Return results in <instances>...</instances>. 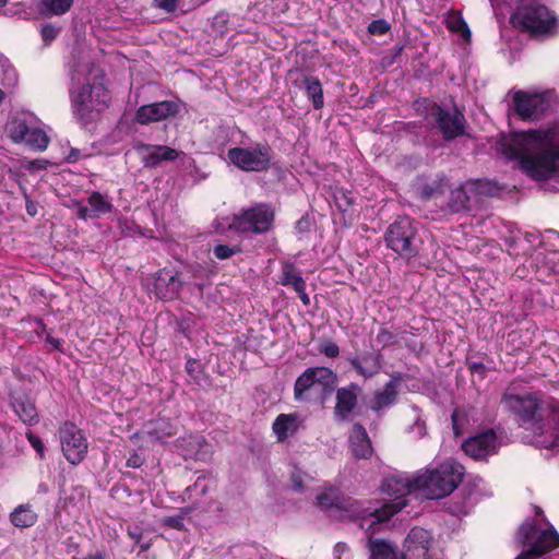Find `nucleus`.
<instances>
[{
    "mask_svg": "<svg viewBox=\"0 0 559 559\" xmlns=\"http://www.w3.org/2000/svg\"><path fill=\"white\" fill-rule=\"evenodd\" d=\"M498 448V436L491 428L467 438L462 443L464 453L476 461L487 460L497 453Z\"/></svg>",
    "mask_w": 559,
    "mask_h": 559,
    "instance_id": "nucleus-15",
    "label": "nucleus"
},
{
    "mask_svg": "<svg viewBox=\"0 0 559 559\" xmlns=\"http://www.w3.org/2000/svg\"><path fill=\"white\" fill-rule=\"evenodd\" d=\"M316 500L317 504L321 508H335L343 511V519L357 522L361 528H364L365 522L371 518L374 520L370 521L369 526L390 520L406 507L405 501L400 499L396 502L384 503L381 508H364L357 500L344 497L334 488L319 493Z\"/></svg>",
    "mask_w": 559,
    "mask_h": 559,
    "instance_id": "nucleus-4",
    "label": "nucleus"
},
{
    "mask_svg": "<svg viewBox=\"0 0 559 559\" xmlns=\"http://www.w3.org/2000/svg\"><path fill=\"white\" fill-rule=\"evenodd\" d=\"M452 421H453L454 432H455V435H459V428H457V425H456V416H455V414L452 415Z\"/></svg>",
    "mask_w": 559,
    "mask_h": 559,
    "instance_id": "nucleus-59",
    "label": "nucleus"
},
{
    "mask_svg": "<svg viewBox=\"0 0 559 559\" xmlns=\"http://www.w3.org/2000/svg\"><path fill=\"white\" fill-rule=\"evenodd\" d=\"M74 0H41L39 10L46 15H62L73 5Z\"/></svg>",
    "mask_w": 559,
    "mask_h": 559,
    "instance_id": "nucleus-33",
    "label": "nucleus"
},
{
    "mask_svg": "<svg viewBox=\"0 0 559 559\" xmlns=\"http://www.w3.org/2000/svg\"><path fill=\"white\" fill-rule=\"evenodd\" d=\"M377 342L380 343L382 347H386L396 343V336L393 332L382 328L377 334Z\"/></svg>",
    "mask_w": 559,
    "mask_h": 559,
    "instance_id": "nucleus-40",
    "label": "nucleus"
},
{
    "mask_svg": "<svg viewBox=\"0 0 559 559\" xmlns=\"http://www.w3.org/2000/svg\"><path fill=\"white\" fill-rule=\"evenodd\" d=\"M290 479H292V483H293L294 487L297 490L302 489V487H304L302 478H301V476L299 474H293Z\"/></svg>",
    "mask_w": 559,
    "mask_h": 559,
    "instance_id": "nucleus-56",
    "label": "nucleus"
},
{
    "mask_svg": "<svg viewBox=\"0 0 559 559\" xmlns=\"http://www.w3.org/2000/svg\"><path fill=\"white\" fill-rule=\"evenodd\" d=\"M179 0H155V5L167 12H173L178 8Z\"/></svg>",
    "mask_w": 559,
    "mask_h": 559,
    "instance_id": "nucleus-45",
    "label": "nucleus"
},
{
    "mask_svg": "<svg viewBox=\"0 0 559 559\" xmlns=\"http://www.w3.org/2000/svg\"><path fill=\"white\" fill-rule=\"evenodd\" d=\"M431 534L423 527H413L405 542L404 551L381 538L369 537L367 548L370 552L369 559H440L429 550Z\"/></svg>",
    "mask_w": 559,
    "mask_h": 559,
    "instance_id": "nucleus-6",
    "label": "nucleus"
},
{
    "mask_svg": "<svg viewBox=\"0 0 559 559\" xmlns=\"http://www.w3.org/2000/svg\"><path fill=\"white\" fill-rule=\"evenodd\" d=\"M76 74L72 76V80L83 81V84L79 91H71L73 110L82 122L88 123L109 106L110 94L106 87V74L99 72L93 78V81L86 76L81 78L84 72H76Z\"/></svg>",
    "mask_w": 559,
    "mask_h": 559,
    "instance_id": "nucleus-5",
    "label": "nucleus"
},
{
    "mask_svg": "<svg viewBox=\"0 0 559 559\" xmlns=\"http://www.w3.org/2000/svg\"><path fill=\"white\" fill-rule=\"evenodd\" d=\"M8 0H0V9L7 4Z\"/></svg>",
    "mask_w": 559,
    "mask_h": 559,
    "instance_id": "nucleus-63",
    "label": "nucleus"
},
{
    "mask_svg": "<svg viewBox=\"0 0 559 559\" xmlns=\"http://www.w3.org/2000/svg\"><path fill=\"white\" fill-rule=\"evenodd\" d=\"M200 367V364L194 358H189L186 362V371L190 376H194L195 372H198V368Z\"/></svg>",
    "mask_w": 559,
    "mask_h": 559,
    "instance_id": "nucleus-48",
    "label": "nucleus"
},
{
    "mask_svg": "<svg viewBox=\"0 0 559 559\" xmlns=\"http://www.w3.org/2000/svg\"><path fill=\"white\" fill-rule=\"evenodd\" d=\"M359 393L360 388L355 382H350L348 385L336 390L334 415L338 419L346 420L349 414L355 411L358 405Z\"/></svg>",
    "mask_w": 559,
    "mask_h": 559,
    "instance_id": "nucleus-21",
    "label": "nucleus"
},
{
    "mask_svg": "<svg viewBox=\"0 0 559 559\" xmlns=\"http://www.w3.org/2000/svg\"><path fill=\"white\" fill-rule=\"evenodd\" d=\"M22 143H25L32 150L44 151L49 144V139L44 130L31 127Z\"/></svg>",
    "mask_w": 559,
    "mask_h": 559,
    "instance_id": "nucleus-36",
    "label": "nucleus"
},
{
    "mask_svg": "<svg viewBox=\"0 0 559 559\" xmlns=\"http://www.w3.org/2000/svg\"><path fill=\"white\" fill-rule=\"evenodd\" d=\"M511 20L515 27L534 36H551L557 32L555 14L536 0H522Z\"/></svg>",
    "mask_w": 559,
    "mask_h": 559,
    "instance_id": "nucleus-9",
    "label": "nucleus"
},
{
    "mask_svg": "<svg viewBox=\"0 0 559 559\" xmlns=\"http://www.w3.org/2000/svg\"><path fill=\"white\" fill-rule=\"evenodd\" d=\"M78 215L82 219H86L88 217H94V213L92 212V209L90 210L86 206H80L78 210Z\"/></svg>",
    "mask_w": 559,
    "mask_h": 559,
    "instance_id": "nucleus-55",
    "label": "nucleus"
},
{
    "mask_svg": "<svg viewBox=\"0 0 559 559\" xmlns=\"http://www.w3.org/2000/svg\"><path fill=\"white\" fill-rule=\"evenodd\" d=\"M242 249L240 246H228L224 243L215 245L213 248V254L217 260H226L234 254L241 253Z\"/></svg>",
    "mask_w": 559,
    "mask_h": 559,
    "instance_id": "nucleus-37",
    "label": "nucleus"
},
{
    "mask_svg": "<svg viewBox=\"0 0 559 559\" xmlns=\"http://www.w3.org/2000/svg\"><path fill=\"white\" fill-rule=\"evenodd\" d=\"M61 450L72 465L80 464L87 454L88 442L84 432L73 423L66 421L59 429Z\"/></svg>",
    "mask_w": 559,
    "mask_h": 559,
    "instance_id": "nucleus-14",
    "label": "nucleus"
},
{
    "mask_svg": "<svg viewBox=\"0 0 559 559\" xmlns=\"http://www.w3.org/2000/svg\"><path fill=\"white\" fill-rule=\"evenodd\" d=\"M148 548H150L148 544L141 545V551H146V550H148Z\"/></svg>",
    "mask_w": 559,
    "mask_h": 559,
    "instance_id": "nucleus-61",
    "label": "nucleus"
},
{
    "mask_svg": "<svg viewBox=\"0 0 559 559\" xmlns=\"http://www.w3.org/2000/svg\"><path fill=\"white\" fill-rule=\"evenodd\" d=\"M183 283L178 272L167 269L159 270L154 280L155 296L163 301H170L178 298Z\"/></svg>",
    "mask_w": 559,
    "mask_h": 559,
    "instance_id": "nucleus-18",
    "label": "nucleus"
},
{
    "mask_svg": "<svg viewBox=\"0 0 559 559\" xmlns=\"http://www.w3.org/2000/svg\"><path fill=\"white\" fill-rule=\"evenodd\" d=\"M537 442L542 448L559 450V400L557 399L549 414V430Z\"/></svg>",
    "mask_w": 559,
    "mask_h": 559,
    "instance_id": "nucleus-24",
    "label": "nucleus"
},
{
    "mask_svg": "<svg viewBox=\"0 0 559 559\" xmlns=\"http://www.w3.org/2000/svg\"><path fill=\"white\" fill-rule=\"evenodd\" d=\"M350 451L357 460H369L373 454L371 440L366 428L360 423H355L350 429L349 437Z\"/></svg>",
    "mask_w": 559,
    "mask_h": 559,
    "instance_id": "nucleus-22",
    "label": "nucleus"
},
{
    "mask_svg": "<svg viewBox=\"0 0 559 559\" xmlns=\"http://www.w3.org/2000/svg\"><path fill=\"white\" fill-rule=\"evenodd\" d=\"M368 31L372 35H383L389 31V24L383 20L372 21L368 26Z\"/></svg>",
    "mask_w": 559,
    "mask_h": 559,
    "instance_id": "nucleus-42",
    "label": "nucleus"
},
{
    "mask_svg": "<svg viewBox=\"0 0 559 559\" xmlns=\"http://www.w3.org/2000/svg\"><path fill=\"white\" fill-rule=\"evenodd\" d=\"M272 430L278 442H284L298 430V416L295 413L280 414L272 424Z\"/></svg>",
    "mask_w": 559,
    "mask_h": 559,
    "instance_id": "nucleus-25",
    "label": "nucleus"
},
{
    "mask_svg": "<svg viewBox=\"0 0 559 559\" xmlns=\"http://www.w3.org/2000/svg\"><path fill=\"white\" fill-rule=\"evenodd\" d=\"M449 188V180L442 176L438 179L423 186L420 195L424 200H429L443 195Z\"/></svg>",
    "mask_w": 559,
    "mask_h": 559,
    "instance_id": "nucleus-35",
    "label": "nucleus"
},
{
    "mask_svg": "<svg viewBox=\"0 0 559 559\" xmlns=\"http://www.w3.org/2000/svg\"><path fill=\"white\" fill-rule=\"evenodd\" d=\"M45 341L50 344L52 346L53 349L60 352V353H64V349H63V341L60 340V338H55L52 337L49 333H47L46 337H45Z\"/></svg>",
    "mask_w": 559,
    "mask_h": 559,
    "instance_id": "nucleus-46",
    "label": "nucleus"
},
{
    "mask_svg": "<svg viewBox=\"0 0 559 559\" xmlns=\"http://www.w3.org/2000/svg\"><path fill=\"white\" fill-rule=\"evenodd\" d=\"M417 229L414 222L408 216H399L384 234L386 247L396 252L402 258L411 259L418 254V248L415 245Z\"/></svg>",
    "mask_w": 559,
    "mask_h": 559,
    "instance_id": "nucleus-13",
    "label": "nucleus"
},
{
    "mask_svg": "<svg viewBox=\"0 0 559 559\" xmlns=\"http://www.w3.org/2000/svg\"><path fill=\"white\" fill-rule=\"evenodd\" d=\"M39 323L43 326V330L46 331V325L44 324L43 320H39Z\"/></svg>",
    "mask_w": 559,
    "mask_h": 559,
    "instance_id": "nucleus-64",
    "label": "nucleus"
},
{
    "mask_svg": "<svg viewBox=\"0 0 559 559\" xmlns=\"http://www.w3.org/2000/svg\"><path fill=\"white\" fill-rule=\"evenodd\" d=\"M275 210L272 204L260 202L234 214L230 228L238 234L262 235L274 227Z\"/></svg>",
    "mask_w": 559,
    "mask_h": 559,
    "instance_id": "nucleus-10",
    "label": "nucleus"
},
{
    "mask_svg": "<svg viewBox=\"0 0 559 559\" xmlns=\"http://www.w3.org/2000/svg\"><path fill=\"white\" fill-rule=\"evenodd\" d=\"M471 197L467 193L466 186L460 185L450 192L448 209L451 213H461L469 210Z\"/></svg>",
    "mask_w": 559,
    "mask_h": 559,
    "instance_id": "nucleus-27",
    "label": "nucleus"
},
{
    "mask_svg": "<svg viewBox=\"0 0 559 559\" xmlns=\"http://www.w3.org/2000/svg\"><path fill=\"white\" fill-rule=\"evenodd\" d=\"M164 524L178 531L185 530L183 516L179 514L165 518Z\"/></svg>",
    "mask_w": 559,
    "mask_h": 559,
    "instance_id": "nucleus-43",
    "label": "nucleus"
},
{
    "mask_svg": "<svg viewBox=\"0 0 559 559\" xmlns=\"http://www.w3.org/2000/svg\"><path fill=\"white\" fill-rule=\"evenodd\" d=\"M518 539L527 546L514 559H538L559 548V533L554 526L542 528L535 520L524 521L518 531Z\"/></svg>",
    "mask_w": 559,
    "mask_h": 559,
    "instance_id": "nucleus-8",
    "label": "nucleus"
},
{
    "mask_svg": "<svg viewBox=\"0 0 559 559\" xmlns=\"http://www.w3.org/2000/svg\"><path fill=\"white\" fill-rule=\"evenodd\" d=\"M466 366L471 373H477L484 379L487 374L488 368L480 360H475L474 356H467Z\"/></svg>",
    "mask_w": 559,
    "mask_h": 559,
    "instance_id": "nucleus-38",
    "label": "nucleus"
},
{
    "mask_svg": "<svg viewBox=\"0 0 559 559\" xmlns=\"http://www.w3.org/2000/svg\"><path fill=\"white\" fill-rule=\"evenodd\" d=\"M31 126L24 117H13L8 123V132L10 139L14 143H22L27 135Z\"/></svg>",
    "mask_w": 559,
    "mask_h": 559,
    "instance_id": "nucleus-32",
    "label": "nucleus"
},
{
    "mask_svg": "<svg viewBox=\"0 0 559 559\" xmlns=\"http://www.w3.org/2000/svg\"><path fill=\"white\" fill-rule=\"evenodd\" d=\"M526 144H535L538 153H526L509 145L506 153L520 160L522 169L536 180H546L559 171V132L551 129H531L522 133Z\"/></svg>",
    "mask_w": 559,
    "mask_h": 559,
    "instance_id": "nucleus-3",
    "label": "nucleus"
},
{
    "mask_svg": "<svg viewBox=\"0 0 559 559\" xmlns=\"http://www.w3.org/2000/svg\"><path fill=\"white\" fill-rule=\"evenodd\" d=\"M415 109L428 126L441 133L445 142L466 134V118L456 106L450 111L430 98H419L415 102Z\"/></svg>",
    "mask_w": 559,
    "mask_h": 559,
    "instance_id": "nucleus-7",
    "label": "nucleus"
},
{
    "mask_svg": "<svg viewBox=\"0 0 559 559\" xmlns=\"http://www.w3.org/2000/svg\"><path fill=\"white\" fill-rule=\"evenodd\" d=\"M26 201V212L31 216H35L37 214V205L33 202L27 195H25Z\"/></svg>",
    "mask_w": 559,
    "mask_h": 559,
    "instance_id": "nucleus-54",
    "label": "nucleus"
},
{
    "mask_svg": "<svg viewBox=\"0 0 559 559\" xmlns=\"http://www.w3.org/2000/svg\"><path fill=\"white\" fill-rule=\"evenodd\" d=\"M465 468L455 461H447L435 468L419 471L413 478L392 476L384 480L382 490L391 502L403 499L407 504L406 495L421 491L427 499H441L451 495L462 483Z\"/></svg>",
    "mask_w": 559,
    "mask_h": 559,
    "instance_id": "nucleus-1",
    "label": "nucleus"
},
{
    "mask_svg": "<svg viewBox=\"0 0 559 559\" xmlns=\"http://www.w3.org/2000/svg\"><path fill=\"white\" fill-rule=\"evenodd\" d=\"M399 390L393 384H384L383 389L377 391L371 401V409L379 412L395 403Z\"/></svg>",
    "mask_w": 559,
    "mask_h": 559,
    "instance_id": "nucleus-29",
    "label": "nucleus"
},
{
    "mask_svg": "<svg viewBox=\"0 0 559 559\" xmlns=\"http://www.w3.org/2000/svg\"><path fill=\"white\" fill-rule=\"evenodd\" d=\"M227 156L233 165L247 173H263L271 167L273 150L264 142H258L249 147H231Z\"/></svg>",
    "mask_w": 559,
    "mask_h": 559,
    "instance_id": "nucleus-12",
    "label": "nucleus"
},
{
    "mask_svg": "<svg viewBox=\"0 0 559 559\" xmlns=\"http://www.w3.org/2000/svg\"><path fill=\"white\" fill-rule=\"evenodd\" d=\"M349 547L346 543H337L335 546H334V554H335V557L336 559H341V555L348 551Z\"/></svg>",
    "mask_w": 559,
    "mask_h": 559,
    "instance_id": "nucleus-52",
    "label": "nucleus"
},
{
    "mask_svg": "<svg viewBox=\"0 0 559 559\" xmlns=\"http://www.w3.org/2000/svg\"><path fill=\"white\" fill-rule=\"evenodd\" d=\"M296 293L304 306L310 305V297L306 293V286H302L301 288L297 289Z\"/></svg>",
    "mask_w": 559,
    "mask_h": 559,
    "instance_id": "nucleus-53",
    "label": "nucleus"
},
{
    "mask_svg": "<svg viewBox=\"0 0 559 559\" xmlns=\"http://www.w3.org/2000/svg\"><path fill=\"white\" fill-rule=\"evenodd\" d=\"M319 352L329 358H336L340 355V347L334 342L325 341L320 344Z\"/></svg>",
    "mask_w": 559,
    "mask_h": 559,
    "instance_id": "nucleus-39",
    "label": "nucleus"
},
{
    "mask_svg": "<svg viewBox=\"0 0 559 559\" xmlns=\"http://www.w3.org/2000/svg\"><path fill=\"white\" fill-rule=\"evenodd\" d=\"M554 402L555 397L540 390L519 391L515 383L504 389L500 400L503 411L512 420L538 440L549 430V414Z\"/></svg>",
    "mask_w": 559,
    "mask_h": 559,
    "instance_id": "nucleus-2",
    "label": "nucleus"
},
{
    "mask_svg": "<svg viewBox=\"0 0 559 559\" xmlns=\"http://www.w3.org/2000/svg\"><path fill=\"white\" fill-rule=\"evenodd\" d=\"M445 24L450 32L456 34L465 43L471 40V31L459 12H450L445 17Z\"/></svg>",
    "mask_w": 559,
    "mask_h": 559,
    "instance_id": "nucleus-30",
    "label": "nucleus"
},
{
    "mask_svg": "<svg viewBox=\"0 0 559 559\" xmlns=\"http://www.w3.org/2000/svg\"><path fill=\"white\" fill-rule=\"evenodd\" d=\"M549 107L550 104L543 94H530L518 91L513 95L514 112L522 120H537Z\"/></svg>",
    "mask_w": 559,
    "mask_h": 559,
    "instance_id": "nucleus-16",
    "label": "nucleus"
},
{
    "mask_svg": "<svg viewBox=\"0 0 559 559\" xmlns=\"http://www.w3.org/2000/svg\"><path fill=\"white\" fill-rule=\"evenodd\" d=\"M26 439L38 453L39 457L43 459L45 456V445L41 439L35 433H33L31 430L26 432Z\"/></svg>",
    "mask_w": 559,
    "mask_h": 559,
    "instance_id": "nucleus-41",
    "label": "nucleus"
},
{
    "mask_svg": "<svg viewBox=\"0 0 559 559\" xmlns=\"http://www.w3.org/2000/svg\"><path fill=\"white\" fill-rule=\"evenodd\" d=\"M11 67L12 66H11L10 60L5 56L0 53V69L4 70V69L11 68Z\"/></svg>",
    "mask_w": 559,
    "mask_h": 559,
    "instance_id": "nucleus-58",
    "label": "nucleus"
},
{
    "mask_svg": "<svg viewBox=\"0 0 559 559\" xmlns=\"http://www.w3.org/2000/svg\"><path fill=\"white\" fill-rule=\"evenodd\" d=\"M180 111V103L177 100H162L140 106L134 115V121L140 124L159 122L175 117Z\"/></svg>",
    "mask_w": 559,
    "mask_h": 559,
    "instance_id": "nucleus-17",
    "label": "nucleus"
},
{
    "mask_svg": "<svg viewBox=\"0 0 559 559\" xmlns=\"http://www.w3.org/2000/svg\"><path fill=\"white\" fill-rule=\"evenodd\" d=\"M136 151L141 154V162L145 168H155L162 162H174L179 156L177 150L167 145L140 143Z\"/></svg>",
    "mask_w": 559,
    "mask_h": 559,
    "instance_id": "nucleus-20",
    "label": "nucleus"
},
{
    "mask_svg": "<svg viewBox=\"0 0 559 559\" xmlns=\"http://www.w3.org/2000/svg\"><path fill=\"white\" fill-rule=\"evenodd\" d=\"M197 489H200V493H201V495H205V493L209 491L207 486L202 484V481H201V477H199V478L197 479V481L194 483V485H193V486L188 487V488H187V491H192V490H197Z\"/></svg>",
    "mask_w": 559,
    "mask_h": 559,
    "instance_id": "nucleus-50",
    "label": "nucleus"
},
{
    "mask_svg": "<svg viewBox=\"0 0 559 559\" xmlns=\"http://www.w3.org/2000/svg\"><path fill=\"white\" fill-rule=\"evenodd\" d=\"M37 513L31 504H21L10 514L11 523L20 528L33 526L37 522Z\"/></svg>",
    "mask_w": 559,
    "mask_h": 559,
    "instance_id": "nucleus-28",
    "label": "nucleus"
},
{
    "mask_svg": "<svg viewBox=\"0 0 559 559\" xmlns=\"http://www.w3.org/2000/svg\"><path fill=\"white\" fill-rule=\"evenodd\" d=\"M356 373L365 379L376 377L382 369L383 356L380 352H364L346 358Z\"/></svg>",
    "mask_w": 559,
    "mask_h": 559,
    "instance_id": "nucleus-19",
    "label": "nucleus"
},
{
    "mask_svg": "<svg viewBox=\"0 0 559 559\" xmlns=\"http://www.w3.org/2000/svg\"><path fill=\"white\" fill-rule=\"evenodd\" d=\"M72 559H106L103 551H96L95 554H88L83 558L72 557Z\"/></svg>",
    "mask_w": 559,
    "mask_h": 559,
    "instance_id": "nucleus-57",
    "label": "nucleus"
},
{
    "mask_svg": "<svg viewBox=\"0 0 559 559\" xmlns=\"http://www.w3.org/2000/svg\"><path fill=\"white\" fill-rule=\"evenodd\" d=\"M278 284L286 287H292L295 292L306 285V281L301 276V272L292 262H284L282 264V273Z\"/></svg>",
    "mask_w": 559,
    "mask_h": 559,
    "instance_id": "nucleus-26",
    "label": "nucleus"
},
{
    "mask_svg": "<svg viewBox=\"0 0 559 559\" xmlns=\"http://www.w3.org/2000/svg\"><path fill=\"white\" fill-rule=\"evenodd\" d=\"M306 94L311 99L314 109H321L324 106L323 90L321 82L314 76H305L304 80Z\"/></svg>",
    "mask_w": 559,
    "mask_h": 559,
    "instance_id": "nucleus-31",
    "label": "nucleus"
},
{
    "mask_svg": "<svg viewBox=\"0 0 559 559\" xmlns=\"http://www.w3.org/2000/svg\"><path fill=\"white\" fill-rule=\"evenodd\" d=\"M144 460L138 454L133 453L128 460H127V466L132 468H139L143 465Z\"/></svg>",
    "mask_w": 559,
    "mask_h": 559,
    "instance_id": "nucleus-47",
    "label": "nucleus"
},
{
    "mask_svg": "<svg viewBox=\"0 0 559 559\" xmlns=\"http://www.w3.org/2000/svg\"><path fill=\"white\" fill-rule=\"evenodd\" d=\"M11 406L24 424L33 426L39 421L35 403L26 394L21 393L13 395Z\"/></svg>",
    "mask_w": 559,
    "mask_h": 559,
    "instance_id": "nucleus-23",
    "label": "nucleus"
},
{
    "mask_svg": "<svg viewBox=\"0 0 559 559\" xmlns=\"http://www.w3.org/2000/svg\"><path fill=\"white\" fill-rule=\"evenodd\" d=\"M338 381L337 373L329 367H309L298 376L294 384V400L309 402L317 386L324 394L331 393Z\"/></svg>",
    "mask_w": 559,
    "mask_h": 559,
    "instance_id": "nucleus-11",
    "label": "nucleus"
},
{
    "mask_svg": "<svg viewBox=\"0 0 559 559\" xmlns=\"http://www.w3.org/2000/svg\"><path fill=\"white\" fill-rule=\"evenodd\" d=\"M3 97H4V93L3 91L0 88V104L2 103L3 100Z\"/></svg>",
    "mask_w": 559,
    "mask_h": 559,
    "instance_id": "nucleus-62",
    "label": "nucleus"
},
{
    "mask_svg": "<svg viewBox=\"0 0 559 559\" xmlns=\"http://www.w3.org/2000/svg\"><path fill=\"white\" fill-rule=\"evenodd\" d=\"M534 510H535V515H536V519H534V520L537 522V524H538L539 526H540V524L549 525V523H548V521H547L546 516H545V515H544V513H543L542 508H540V507L535 506V507H534Z\"/></svg>",
    "mask_w": 559,
    "mask_h": 559,
    "instance_id": "nucleus-49",
    "label": "nucleus"
},
{
    "mask_svg": "<svg viewBox=\"0 0 559 559\" xmlns=\"http://www.w3.org/2000/svg\"><path fill=\"white\" fill-rule=\"evenodd\" d=\"M403 381V374L400 372H393L390 376V380L385 384H393L396 390H399L400 383Z\"/></svg>",
    "mask_w": 559,
    "mask_h": 559,
    "instance_id": "nucleus-51",
    "label": "nucleus"
},
{
    "mask_svg": "<svg viewBox=\"0 0 559 559\" xmlns=\"http://www.w3.org/2000/svg\"><path fill=\"white\" fill-rule=\"evenodd\" d=\"M192 508L191 507H187V508H183L181 511L183 514H189L191 512Z\"/></svg>",
    "mask_w": 559,
    "mask_h": 559,
    "instance_id": "nucleus-60",
    "label": "nucleus"
},
{
    "mask_svg": "<svg viewBox=\"0 0 559 559\" xmlns=\"http://www.w3.org/2000/svg\"><path fill=\"white\" fill-rule=\"evenodd\" d=\"M87 203L94 213V217H99L111 213L114 205L100 192L94 191L87 198Z\"/></svg>",
    "mask_w": 559,
    "mask_h": 559,
    "instance_id": "nucleus-34",
    "label": "nucleus"
},
{
    "mask_svg": "<svg viewBox=\"0 0 559 559\" xmlns=\"http://www.w3.org/2000/svg\"><path fill=\"white\" fill-rule=\"evenodd\" d=\"M58 34V28L52 25H45L41 28V36L45 43L49 44L52 41Z\"/></svg>",
    "mask_w": 559,
    "mask_h": 559,
    "instance_id": "nucleus-44",
    "label": "nucleus"
}]
</instances>
